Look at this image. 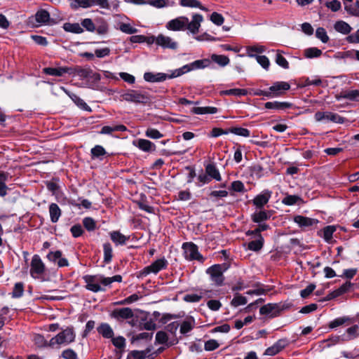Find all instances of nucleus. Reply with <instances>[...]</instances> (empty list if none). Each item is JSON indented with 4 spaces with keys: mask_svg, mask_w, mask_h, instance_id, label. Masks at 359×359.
I'll return each mask as SVG.
<instances>
[{
    "mask_svg": "<svg viewBox=\"0 0 359 359\" xmlns=\"http://www.w3.org/2000/svg\"><path fill=\"white\" fill-rule=\"evenodd\" d=\"M203 20V15L198 13L192 15L191 21L186 16H180L168 21L165 27L168 30L175 32L188 29L191 34H196L198 32Z\"/></svg>",
    "mask_w": 359,
    "mask_h": 359,
    "instance_id": "f257e3e1",
    "label": "nucleus"
},
{
    "mask_svg": "<svg viewBox=\"0 0 359 359\" xmlns=\"http://www.w3.org/2000/svg\"><path fill=\"white\" fill-rule=\"evenodd\" d=\"M83 278L86 283V288L93 292L105 290L100 284L104 286H108L114 282L121 283L122 281V276L121 275H116L112 277H104L100 274L94 276L86 275Z\"/></svg>",
    "mask_w": 359,
    "mask_h": 359,
    "instance_id": "f03ea898",
    "label": "nucleus"
},
{
    "mask_svg": "<svg viewBox=\"0 0 359 359\" xmlns=\"http://www.w3.org/2000/svg\"><path fill=\"white\" fill-rule=\"evenodd\" d=\"M122 99L135 104H147L151 99L149 93L144 90L128 89L121 95Z\"/></svg>",
    "mask_w": 359,
    "mask_h": 359,
    "instance_id": "7ed1b4c3",
    "label": "nucleus"
},
{
    "mask_svg": "<svg viewBox=\"0 0 359 359\" xmlns=\"http://www.w3.org/2000/svg\"><path fill=\"white\" fill-rule=\"evenodd\" d=\"M76 334L73 327H68L51 338L48 346L53 348H60L61 346H67L75 340Z\"/></svg>",
    "mask_w": 359,
    "mask_h": 359,
    "instance_id": "20e7f679",
    "label": "nucleus"
},
{
    "mask_svg": "<svg viewBox=\"0 0 359 359\" xmlns=\"http://www.w3.org/2000/svg\"><path fill=\"white\" fill-rule=\"evenodd\" d=\"M226 264H214L206 269V273L209 275L211 282L215 286L224 285L225 278L224 273L227 270Z\"/></svg>",
    "mask_w": 359,
    "mask_h": 359,
    "instance_id": "39448f33",
    "label": "nucleus"
},
{
    "mask_svg": "<svg viewBox=\"0 0 359 359\" xmlns=\"http://www.w3.org/2000/svg\"><path fill=\"white\" fill-rule=\"evenodd\" d=\"M182 249L186 259L189 261L196 260L200 262H203L205 259L203 255L198 252V246L192 242L184 243L182 244Z\"/></svg>",
    "mask_w": 359,
    "mask_h": 359,
    "instance_id": "423d86ee",
    "label": "nucleus"
},
{
    "mask_svg": "<svg viewBox=\"0 0 359 359\" xmlns=\"http://www.w3.org/2000/svg\"><path fill=\"white\" fill-rule=\"evenodd\" d=\"M46 271V266L38 255H34L30 264V275L33 278H41Z\"/></svg>",
    "mask_w": 359,
    "mask_h": 359,
    "instance_id": "0eeeda50",
    "label": "nucleus"
},
{
    "mask_svg": "<svg viewBox=\"0 0 359 359\" xmlns=\"http://www.w3.org/2000/svg\"><path fill=\"white\" fill-rule=\"evenodd\" d=\"M168 262L165 257H161L152 262L150 265L144 267L140 271L141 276H147L149 273L156 274L163 269H165Z\"/></svg>",
    "mask_w": 359,
    "mask_h": 359,
    "instance_id": "6e6552de",
    "label": "nucleus"
},
{
    "mask_svg": "<svg viewBox=\"0 0 359 359\" xmlns=\"http://www.w3.org/2000/svg\"><path fill=\"white\" fill-rule=\"evenodd\" d=\"M316 121L326 120L336 123H343L345 118L339 114L330 111H317L314 115Z\"/></svg>",
    "mask_w": 359,
    "mask_h": 359,
    "instance_id": "1a4fd4ad",
    "label": "nucleus"
},
{
    "mask_svg": "<svg viewBox=\"0 0 359 359\" xmlns=\"http://www.w3.org/2000/svg\"><path fill=\"white\" fill-rule=\"evenodd\" d=\"M156 44L164 49L176 50L178 47V43L172 38L163 35L162 34L156 36L155 39Z\"/></svg>",
    "mask_w": 359,
    "mask_h": 359,
    "instance_id": "9d476101",
    "label": "nucleus"
},
{
    "mask_svg": "<svg viewBox=\"0 0 359 359\" xmlns=\"http://www.w3.org/2000/svg\"><path fill=\"white\" fill-rule=\"evenodd\" d=\"M289 345V341L287 339H280L271 346L268 347L264 354L269 356H274L280 353L285 348Z\"/></svg>",
    "mask_w": 359,
    "mask_h": 359,
    "instance_id": "9b49d317",
    "label": "nucleus"
},
{
    "mask_svg": "<svg viewBox=\"0 0 359 359\" xmlns=\"http://www.w3.org/2000/svg\"><path fill=\"white\" fill-rule=\"evenodd\" d=\"M48 261L57 264L58 267L67 266L68 260L62 257V252L60 250L50 251L46 255Z\"/></svg>",
    "mask_w": 359,
    "mask_h": 359,
    "instance_id": "f8f14e48",
    "label": "nucleus"
},
{
    "mask_svg": "<svg viewBox=\"0 0 359 359\" xmlns=\"http://www.w3.org/2000/svg\"><path fill=\"white\" fill-rule=\"evenodd\" d=\"M290 88V85L287 82L277 81L269 88V90L271 91L273 97L281 95L285 91L288 90Z\"/></svg>",
    "mask_w": 359,
    "mask_h": 359,
    "instance_id": "ddd939ff",
    "label": "nucleus"
},
{
    "mask_svg": "<svg viewBox=\"0 0 359 359\" xmlns=\"http://www.w3.org/2000/svg\"><path fill=\"white\" fill-rule=\"evenodd\" d=\"M280 311V306L277 304H267L259 309L260 314L266 315L271 318L278 316Z\"/></svg>",
    "mask_w": 359,
    "mask_h": 359,
    "instance_id": "4468645a",
    "label": "nucleus"
},
{
    "mask_svg": "<svg viewBox=\"0 0 359 359\" xmlns=\"http://www.w3.org/2000/svg\"><path fill=\"white\" fill-rule=\"evenodd\" d=\"M133 145L142 151L151 152L156 150V145L146 139H138L133 142Z\"/></svg>",
    "mask_w": 359,
    "mask_h": 359,
    "instance_id": "2eb2a0df",
    "label": "nucleus"
},
{
    "mask_svg": "<svg viewBox=\"0 0 359 359\" xmlns=\"http://www.w3.org/2000/svg\"><path fill=\"white\" fill-rule=\"evenodd\" d=\"M293 220L301 228H308L318 223V220L316 219L302 215L294 216Z\"/></svg>",
    "mask_w": 359,
    "mask_h": 359,
    "instance_id": "dca6fc26",
    "label": "nucleus"
},
{
    "mask_svg": "<svg viewBox=\"0 0 359 359\" xmlns=\"http://www.w3.org/2000/svg\"><path fill=\"white\" fill-rule=\"evenodd\" d=\"M111 316L116 320H125L132 318L133 313L132 309L128 307L116 309L112 311Z\"/></svg>",
    "mask_w": 359,
    "mask_h": 359,
    "instance_id": "f3484780",
    "label": "nucleus"
},
{
    "mask_svg": "<svg viewBox=\"0 0 359 359\" xmlns=\"http://www.w3.org/2000/svg\"><path fill=\"white\" fill-rule=\"evenodd\" d=\"M272 192L269 190H264L261 194H258L253 199V204L259 208H262L266 205L271 197Z\"/></svg>",
    "mask_w": 359,
    "mask_h": 359,
    "instance_id": "a211bd4d",
    "label": "nucleus"
},
{
    "mask_svg": "<svg viewBox=\"0 0 359 359\" xmlns=\"http://www.w3.org/2000/svg\"><path fill=\"white\" fill-rule=\"evenodd\" d=\"M168 79V75L165 73L158 72H145L144 74V79L150 83L162 82Z\"/></svg>",
    "mask_w": 359,
    "mask_h": 359,
    "instance_id": "6ab92c4d",
    "label": "nucleus"
},
{
    "mask_svg": "<svg viewBox=\"0 0 359 359\" xmlns=\"http://www.w3.org/2000/svg\"><path fill=\"white\" fill-rule=\"evenodd\" d=\"M43 72L47 75L62 76L65 74L71 73V69L67 67L54 68V67H45L43 69Z\"/></svg>",
    "mask_w": 359,
    "mask_h": 359,
    "instance_id": "aec40b11",
    "label": "nucleus"
},
{
    "mask_svg": "<svg viewBox=\"0 0 359 359\" xmlns=\"http://www.w3.org/2000/svg\"><path fill=\"white\" fill-rule=\"evenodd\" d=\"M271 215V212L269 210H259L252 214L251 219L255 223H261L270 219Z\"/></svg>",
    "mask_w": 359,
    "mask_h": 359,
    "instance_id": "412c9836",
    "label": "nucleus"
},
{
    "mask_svg": "<svg viewBox=\"0 0 359 359\" xmlns=\"http://www.w3.org/2000/svg\"><path fill=\"white\" fill-rule=\"evenodd\" d=\"M291 107L292 104L287 102L273 101L264 104V107L267 109L284 110Z\"/></svg>",
    "mask_w": 359,
    "mask_h": 359,
    "instance_id": "4be33fe9",
    "label": "nucleus"
},
{
    "mask_svg": "<svg viewBox=\"0 0 359 359\" xmlns=\"http://www.w3.org/2000/svg\"><path fill=\"white\" fill-rule=\"evenodd\" d=\"M97 330L105 339H111L114 337V331L111 327L107 323H101L97 327Z\"/></svg>",
    "mask_w": 359,
    "mask_h": 359,
    "instance_id": "5701e85b",
    "label": "nucleus"
},
{
    "mask_svg": "<svg viewBox=\"0 0 359 359\" xmlns=\"http://www.w3.org/2000/svg\"><path fill=\"white\" fill-rule=\"evenodd\" d=\"M127 130L126 126L123 124L104 126L102 128L100 133L103 135H111L114 132H124Z\"/></svg>",
    "mask_w": 359,
    "mask_h": 359,
    "instance_id": "b1692460",
    "label": "nucleus"
},
{
    "mask_svg": "<svg viewBox=\"0 0 359 359\" xmlns=\"http://www.w3.org/2000/svg\"><path fill=\"white\" fill-rule=\"evenodd\" d=\"M34 18L37 22V25H36V26L37 27L43 24L49 23V21L50 20L49 13L44 9H41L38 11L36 13Z\"/></svg>",
    "mask_w": 359,
    "mask_h": 359,
    "instance_id": "393cba45",
    "label": "nucleus"
},
{
    "mask_svg": "<svg viewBox=\"0 0 359 359\" xmlns=\"http://www.w3.org/2000/svg\"><path fill=\"white\" fill-rule=\"evenodd\" d=\"M48 210H49L50 221L53 223L57 222L61 215H62V210L60 208V207L57 205V204H56L55 203H52L49 205Z\"/></svg>",
    "mask_w": 359,
    "mask_h": 359,
    "instance_id": "a878e982",
    "label": "nucleus"
},
{
    "mask_svg": "<svg viewBox=\"0 0 359 359\" xmlns=\"http://www.w3.org/2000/svg\"><path fill=\"white\" fill-rule=\"evenodd\" d=\"M111 240L115 243L116 245H123L126 243L128 237L122 234L118 231H114L109 233Z\"/></svg>",
    "mask_w": 359,
    "mask_h": 359,
    "instance_id": "bb28decb",
    "label": "nucleus"
},
{
    "mask_svg": "<svg viewBox=\"0 0 359 359\" xmlns=\"http://www.w3.org/2000/svg\"><path fill=\"white\" fill-rule=\"evenodd\" d=\"M217 64L221 67H224L230 62L229 58L224 55L212 54L210 56V62Z\"/></svg>",
    "mask_w": 359,
    "mask_h": 359,
    "instance_id": "cd10ccee",
    "label": "nucleus"
},
{
    "mask_svg": "<svg viewBox=\"0 0 359 359\" xmlns=\"http://www.w3.org/2000/svg\"><path fill=\"white\" fill-rule=\"evenodd\" d=\"M205 172L210 177V179H214L216 181H221L222 177L219 172V170L214 164H208L205 167Z\"/></svg>",
    "mask_w": 359,
    "mask_h": 359,
    "instance_id": "c85d7f7f",
    "label": "nucleus"
},
{
    "mask_svg": "<svg viewBox=\"0 0 359 359\" xmlns=\"http://www.w3.org/2000/svg\"><path fill=\"white\" fill-rule=\"evenodd\" d=\"M218 111V109L215 107H195L191 109V112L195 114H213Z\"/></svg>",
    "mask_w": 359,
    "mask_h": 359,
    "instance_id": "c756f323",
    "label": "nucleus"
},
{
    "mask_svg": "<svg viewBox=\"0 0 359 359\" xmlns=\"http://www.w3.org/2000/svg\"><path fill=\"white\" fill-rule=\"evenodd\" d=\"M94 0H72L70 6L76 10L79 8H87L93 6Z\"/></svg>",
    "mask_w": 359,
    "mask_h": 359,
    "instance_id": "7c9ffc66",
    "label": "nucleus"
},
{
    "mask_svg": "<svg viewBox=\"0 0 359 359\" xmlns=\"http://www.w3.org/2000/svg\"><path fill=\"white\" fill-rule=\"evenodd\" d=\"M66 93L69 95L74 102L81 109L86 111H91V108L86 103V102L79 97L78 95L72 93L69 94L65 90Z\"/></svg>",
    "mask_w": 359,
    "mask_h": 359,
    "instance_id": "2f4dec72",
    "label": "nucleus"
},
{
    "mask_svg": "<svg viewBox=\"0 0 359 359\" xmlns=\"http://www.w3.org/2000/svg\"><path fill=\"white\" fill-rule=\"evenodd\" d=\"M266 48L262 45L249 46L246 47V54L250 57H256V53L265 52Z\"/></svg>",
    "mask_w": 359,
    "mask_h": 359,
    "instance_id": "473e14b6",
    "label": "nucleus"
},
{
    "mask_svg": "<svg viewBox=\"0 0 359 359\" xmlns=\"http://www.w3.org/2000/svg\"><path fill=\"white\" fill-rule=\"evenodd\" d=\"M264 241L262 236H259V238H255L254 241H252L248 243V250L252 251H259L262 248L264 245Z\"/></svg>",
    "mask_w": 359,
    "mask_h": 359,
    "instance_id": "72a5a7b5",
    "label": "nucleus"
},
{
    "mask_svg": "<svg viewBox=\"0 0 359 359\" xmlns=\"http://www.w3.org/2000/svg\"><path fill=\"white\" fill-rule=\"evenodd\" d=\"M63 29L67 32L74 34H81L83 32V29L81 27V25L77 22H66L63 25Z\"/></svg>",
    "mask_w": 359,
    "mask_h": 359,
    "instance_id": "f704fd0d",
    "label": "nucleus"
},
{
    "mask_svg": "<svg viewBox=\"0 0 359 359\" xmlns=\"http://www.w3.org/2000/svg\"><path fill=\"white\" fill-rule=\"evenodd\" d=\"M103 262L105 264H109L111 262L113 257V249L112 246L109 243H104L103 244Z\"/></svg>",
    "mask_w": 359,
    "mask_h": 359,
    "instance_id": "c9c22d12",
    "label": "nucleus"
},
{
    "mask_svg": "<svg viewBox=\"0 0 359 359\" xmlns=\"http://www.w3.org/2000/svg\"><path fill=\"white\" fill-rule=\"evenodd\" d=\"M222 95H232L236 97H241L248 94V90L243 88H231L229 90H222Z\"/></svg>",
    "mask_w": 359,
    "mask_h": 359,
    "instance_id": "e433bc0d",
    "label": "nucleus"
},
{
    "mask_svg": "<svg viewBox=\"0 0 359 359\" xmlns=\"http://www.w3.org/2000/svg\"><path fill=\"white\" fill-rule=\"evenodd\" d=\"M195 320L192 318H187L184 320L180 325V332L183 334H185L190 332L194 327Z\"/></svg>",
    "mask_w": 359,
    "mask_h": 359,
    "instance_id": "4c0bfd02",
    "label": "nucleus"
},
{
    "mask_svg": "<svg viewBox=\"0 0 359 359\" xmlns=\"http://www.w3.org/2000/svg\"><path fill=\"white\" fill-rule=\"evenodd\" d=\"M334 29L343 34H348L351 32V27L344 21H337L334 25Z\"/></svg>",
    "mask_w": 359,
    "mask_h": 359,
    "instance_id": "58836bf2",
    "label": "nucleus"
},
{
    "mask_svg": "<svg viewBox=\"0 0 359 359\" xmlns=\"http://www.w3.org/2000/svg\"><path fill=\"white\" fill-rule=\"evenodd\" d=\"M8 173L0 172V196L4 197L7 195L8 187L6 182L8 180Z\"/></svg>",
    "mask_w": 359,
    "mask_h": 359,
    "instance_id": "ea45409f",
    "label": "nucleus"
},
{
    "mask_svg": "<svg viewBox=\"0 0 359 359\" xmlns=\"http://www.w3.org/2000/svg\"><path fill=\"white\" fill-rule=\"evenodd\" d=\"M302 202V198L297 195L286 194L282 200V203L285 205H293L295 204H299Z\"/></svg>",
    "mask_w": 359,
    "mask_h": 359,
    "instance_id": "a19ab883",
    "label": "nucleus"
},
{
    "mask_svg": "<svg viewBox=\"0 0 359 359\" xmlns=\"http://www.w3.org/2000/svg\"><path fill=\"white\" fill-rule=\"evenodd\" d=\"M180 5L182 7L198 8L202 11H205V7L198 0H180Z\"/></svg>",
    "mask_w": 359,
    "mask_h": 359,
    "instance_id": "79ce46f5",
    "label": "nucleus"
},
{
    "mask_svg": "<svg viewBox=\"0 0 359 359\" xmlns=\"http://www.w3.org/2000/svg\"><path fill=\"white\" fill-rule=\"evenodd\" d=\"M340 97L350 101H359V90H351L342 92Z\"/></svg>",
    "mask_w": 359,
    "mask_h": 359,
    "instance_id": "37998d69",
    "label": "nucleus"
},
{
    "mask_svg": "<svg viewBox=\"0 0 359 359\" xmlns=\"http://www.w3.org/2000/svg\"><path fill=\"white\" fill-rule=\"evenodd\" d=\"M91 158L93 159L95 158H100L101 157L104 156L107 152L104 148L101 145H96L90 150Z\"/></svg>",
    "mask_w": 359,
    "mask_h": 359,
    "instance_id": "c03bdc74",
    "label": "nucleus"
},
{
    "mask_svg": "<svg viewBox=\"0 0 359 359\" xmlns=\"http://www.w3.org/2000/svg\"><path fill=\"white\" fill-rule=\"evenodd\" d=\"M210 65V60L209 59L197 60L191 62V66L193 70L204 69L208 67Z\"/></svg>",
    "mask_w": 359,
    "mask_h": 359,
    "instance_id": "a18cd8bd",
    "label": "nucleus"
},
{
    "mask_svg": "<svg viewBox=\"0 0 359 359\" xmlns=\"http://www.w3.org/2000/svg\"><path fill=\"white\" fill-rule=\"evenodd\" d=\"M336 229L337 228L334 225L327 226L323 229V238L325 241L330 242L332 240L333 233Z\"/></svg>",
    "mask_w": 359,
    "mask_h": 359,
    "instance_id": "49530a36",
    "label": "nucleus"
},
{
    "mask_svg": "<svg viewBox=\"0 0 359 359\" xmlns=\"http://www.w3.org/2000/svg\"><path fill=\"white\" fill-rule=\"evenodd\" d=\"M304 55L306 58L318 57L322 55V50L316 47L309 48L304 50Z\"/></svg>",
    "mask_w": 359,
    "mask_h": 359,
    "instance_id": "de8ad7c7",
    "label": "nucleus"
},
{
    "mask_svg": "<svg viewBox=\"0 0 359 359\" xmlns=\"http://www.w3.org/2000/svg\"><path fill=\"white\" fill-rule=\"evenodd\" d=\"M229 133L245 137H248L250 135V131L248 129L241 127L231 128H229Z\"/></svg>",
    "mask_w": 359,
    "mask_h": 359,
    "instance_id": "09e8293b",
    "label": "nucleus"
},
{
    "mask_svg": "<svg viewBox=\"0 0 359 359\" xmlns=\"http://www.w3.org/2000/svg\"><path fill=\"white\" fill-rule=\"evenodd\" d=\"M119 29L122 32L128 34H135L138 32V29L133 27L130 24L124 22L119 24Z\"/></svg>",
    "mask_w": 359,
    "mask_h": 359,
    "instance_id": "8fccbe9b",
    "label": "nucleus"
},
{
    "mask_svg": "<svg viewBox=\"0 0 359 359\" xmlns=\"http://www.w3.org/2000/svg\"><path fill=\"white\" fill-rule=\"evenodd\" d=\"M113 345L120 351H122L126 347V339L123 337L118 336L111 338Z\"/></svg>",
    "mask_w": 359,
    "mask_h": 359,
    "instance_id": "3c124183",
    "label": "nucleus"
},
{
    "mask_svg": "<svg viewBox=\"0 0 359 359\" xmlns=\"http://www.w3.org/2000/svg\"><path fill=\"white\" fill-rule=\"evenodd\" d=\"M145 135L151 139L157 140L161 138L163 135L157 129L149 128L145 132Z\"/></svg>",
    "mask_w": 359,
    "mask_h": 359,
    "instance_id": "603ef678",
    "label": "nucleus"
},
{
    "mask_svg": "<svg viewBox=\"0 0 359 359\" xmlns=\"http://www.w3.org/2000/svg\"><path fill=\"white\" fill-rule=\"evenodd\" d=\"M231 305L234 307L245 305L247 304V299L245 297L239 294H236L231 302Z\"/></svg>",
    "mask_w": 359,
    "mask_h": 359,
    "instance_id": "864d4df0",
    "label": "nucleus"
},
{
    "mask_svg": "<svg viewBox=\"0 0 359 359\" xmlns=\"http://www.w3.org/2000/svg\"><path fill=\"white\" fill-rule=\"evenodd\" d=\"M276 62L280 67L284 69L289 68V63L287 60L282 55L281 53L279 50H277L276 55Z\"/></svg>",
    "mask_w": 359,
    "mask_h": 359,
    "instance_id": "5fc2aeb1",
    "label": "nucleus"
},
{
    "mask_svg": "<svg viewBox=\"0 0 359 359\" xmlns=\"http://www.w3.org/2000/svg\"><path fill=\"white\" fill-rule=\"evenodd\" d=\"M316 36L324 43L329 41V36L327 34L326 30L323 27L317 28L316 31Z\"/></svg>",
    "mask_w": 359,
    "mask_h": 359,
    "instance_id": "6e6d98bb",
    "label": "nucleus"
},
{
    "mask_svg": "<svg viewBox=\"0 0 359 359\" xmlns=\"http://www.w3.org/2000/svg\"><path fill=\"white\" fill-rule=\"evenodd\" d=\"M81 27H83L87 31L93 32L95 31V26L93 23V20L90 18H85L81 20Z\"/></svg>",
    "mask_w": 359,
    "mask_h": 359,
    "instance_id": "4d7b16f0",
    "label": "nucleus"
},
{
    "mask_svg": "<svg viewBox=\"0 0 359 359\" xmlns=\"http://www.w3.org/2000/svg\"><path fill=\"white\" fill-rule=\"evenodd\" d=\"M24 292V285L22 283H16L12 292L13 297L19 298L22 296Z\"/></svg>",
    "mask_w": 359,
    "mask_h": 359,
    "instance_id": "13d9d810",
    "label": "nucleus"
},
{
    "mask_svg": "<svg viewBox=\"0 0 359 359\" xmlns=\"http://www.w3.org/2000/svg\"><path fill=\"white\" fill-rule=\"evenodd\" d=\"M83 224L88 231H94L96 229V222L91 217H85L83 219Z\"/></svg>",
    "mask_w": 359,
    "mask_h": 359,
    "instance_id": "bf43d9fd",
    "label": "nucleus"
},
{
    "mask_svg": "<svg viewBox=\"0 0 359 359\" xmlns=\"http://www.w3.org/2000/svg\"><path fill=\"white\" fill-rule=\"evenodd\" d=\"M358 269L355 268L347 269L343 271L342 274L339 276L341 278L352 279L357 273Z\"/></svg>",
    "mask_w": 359,
    "mask_h": 359,
    "instance_id": "052dcab7",
    "label": "nucleus"
},
{
    "mask_svg": "<svg viewBox=\"0 0 359 359\" xmlns=\"http://www.w3.org/2000/svg\"><path fill=\"white\" fill-rule=\"evenodd\" d=\"M349 320L348 317L337 318L331 321L329 324L330 328L334 329L339 326L344 325L346 322Z\"/></svg>",
    "mask_w": 359,
    "mask_h": 359,
    "instance_id": "680f3d73",
    "label": "nucleus"
},
{
    "mask_svg": "<svg viewBox=\"0 0 359 359\" xmlns=\"http://www.w3.org/2000/svg\"><path fill=\"white\" fill-rule=\"evenodd\" d=\"M210 20L216 25L220 26L224 23V18L222 15L213 12L210 15Z\"/></svg>",
    "mask_w": 359,
    "mask_h": 359,
    "instance_id": "e2e57ef3",
    "label": "nucleus"
},
{
    "mask_svg": "<svg viewBox=\"0 0 359 359\" xmlns=\"http://www.w3.org/2000/svg\"><path fill=\"white\" fill-rule=\"evenodd\" d=\"M257 62L266 70H268L270 65L269 58L265 55L256 56Z\"/></svg>",
    "mask_w": 359,
    "mask_h": 359,
    "instance_id": "0e129e2a",
    "label": "nucleus"
},
{
    "mask_svg": "<svg viewBox=\"0 0 359 359\" xmlns=\"http://www.w3.org/2000/svg\"><path fill=\"white\" fill-rule=\"evenodd\" d=\"M148 351H133L129 353V357L133 359H145Z\"/></svg>",
    "mask_w": 359,
    "mask_h": 359,
    "instance_id": "69168bd1",
    "label": "nucleus"
},
{
    "mask_svg": "<svg viewBox=\"0 0 359 359\" xmlns=\"http://www.w3.org/2000/svg\"><path fill=\"white\" fill-rule=\"evenodd\" d=\"M325 6L333 12L338 11L341 7L340 1L338 0L327 1L325 3Z\"/></svg>",
    "mask_w": 359,
    "mask_h": 359,
    "instance_id": "338daca9",
    "label": "nucleus"
},
{
    "mask_svg": "<svg viewBox=\"0 0 359 359\" xmlns=\"http://www.w3.org/2000/svg\"><path fill=\"white\" fill-rule=\"evenodd\" d=\"M219 344L215 339H210L205 343L204 348L205 351H212L217 349Z\"/></svg>",
    "mask_w": 359,
    "mask_h": 359,
    "instance_id": "774afa93",
    "label": "nucleus"
}]
</instances>
